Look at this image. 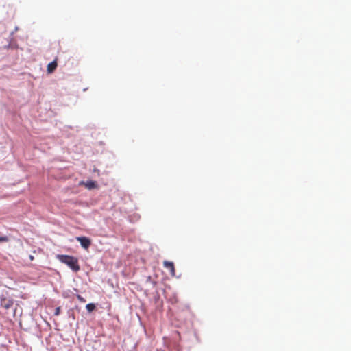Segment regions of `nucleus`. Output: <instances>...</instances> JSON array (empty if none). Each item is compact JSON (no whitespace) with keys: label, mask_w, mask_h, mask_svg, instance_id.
<instances>
[{"label":"nucleus","mask_w":351,"mask_h":351,"mask_svg":"<svg viewBox=\"0 0 351 351\" xmlns=\"http://www.w3.org/2000/svg\"><path fill=\"white\" fill-rule=\"evenodd\" d=\"M29 258L31 261H33L34 259V257L32 255H30Z\"/></svg>","instance_id":"11"},{"label":"nucleus","mask_w":351,"mask_h":351,"mask_svg":"<svg viewBox=\"0 0 351 351\" xmlns=\"http://www.w3.org/2000/svg\"><path fill=\"white\" fill-rule=\"evenodd\" d=\"M58 258L62 263L68 265L73 271L77 272L80 269L77 259L69 255H58Z\"/></svg>","instance_id":"1"},{"label":"nucleus","mask_w":351,"mask_h":351,"mask_svg":"<svg viewBox=\"0 0 351 351\" xmlns=\"http://www.w3.org/2000/svg\"><path fill=\"white\" fill-rule=\"evenodd\" d=\"M86 308L87 309V311L89 313H91L92 311H93L95 309V304L93 303H89V304H86Z\"/></svg>","instance_id":"7"},{"label":"nucleus","mask_w":351,"mask_h":351,"mask_svg":"<svg viewBox=\"0 0 351 351\" xmlns=\"http://www.w3.org/2000/svg\"><path fill=\"white\" fill-rule=\"evenodd\" d=\"M76 297L80 302L84 303L86 302V300L82 295H77Z\"/></svg>","instance_id":"9"},{"label":"nucleus","mask_w":351,"mask_h":351,"mask_svg":"<svg viewBox=\"0 0 351 351\" xmlns=\"http://www.w3.org/2000/svg\"><path fill=\"white\" fill-rule=\"evenodd\" d=\"M77 241L80 243V245L85 249H87L90 245V240L85 237H77Z\"/></svg>","instance_id":"2"},{"label":"nucleus","mask_w":351,"mask_h":351,"mask_svg":"<svg viewBox=\"0 0 351 351\" xmlns=\"http://www.w3.org/2000/svg\"><path fill=\"white\" fill-rule=\"evenodd\" d=\"M58 58H55L53 61L49 63L47 67V71L48 73H52L57 68L58 63H57Z\"/></svg>","instance_id":"4"},{"label":"nucleus","mask_w":351,"mask_h":351,"mask_svg":"<svg viewBox=\"0 0 351 351\" xmlns=\"http://www.w3.org/2000/svg\"><path fill=\"white\" fill-rule=\"evenodd\" d=\"M12 305V302L11 301H7L5 302V300L4 301H2L1 302V306L5 308V309H8L9 308L11 307V306Z\"/></svg>","instance_id":"6"},{"label":"nucleus","mask_w":351,"mask_h":351,"mask_svg":"<svg viewBox=\"0 0 351 351\" xmlns=\"http://www.w3.org/2000/svg\"><path fill=\"white\" fill-rule=\"evenodd\" d=\"M80 185H84L89 190L95 189L97 186V183L92 180L88 181L86 182L82 181L80 182Z\"/></svg>","instance_id":"5"},{"label":"nucleus","mask_w":351,"mask_h":351,"mask_svg":"<svg viewBox=\"0 0 351 351\" xmlns=\"http://www.w3.org/2000/svg\"><path fill=\"white\" fill-rule=\"evenodd\" d=\"M9 239L7 236L0 237V243L8 242Z\"/></svg>","instance_id":"8"},{"label":"nucleus","mask_w":351,"mask_h":351,"mask_svg":"<svg viewBox=\"0 0 351 351\" xmlns=\"http://www.w3.org/2000/svg\"><path fill=\"white\" fill-rule=\"evenodd\" d=\"M163 265L165 268L169 269L170 272H171V274L172 276H175L176 274V269H175V267H174V264L173 262H170V261H165L163 262Z\"/></svg>","instance_id":"3"},{"label":"nucleus","mask_w":351,"mask_h":351,"mask_svg":"<svg viewBox=\"0 0 351 351\" xmlns=\"http://www.w3.org/2000/svg\"><path fill=\"white\" fill-rule=\"evenodd\" d=\"M59 313H60V307H58V308L56 309L55 315H59Z\"/></svg>","instance_id":"10"}]
</instances>
